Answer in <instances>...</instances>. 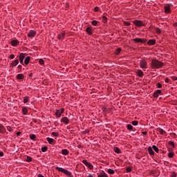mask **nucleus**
I'll list each match as a JSON object with an SVG mask.
<instances>
[{
  "mask_svg": "<svg viewBox=\"0 0 177 177\" xmlns=\"http://www.w3.org/2000/svg\"><path fill=\"white\" fill-rule=\"evenodd\" d=\"M162 66H164V64L162 62L158 61V59H153L151 60V68H152L153 70L161 68Z\"/></svg>",
  "mask_w": 177,
  "mask_h": 177,
  "instance_id": "f257e3e1",
  "label": "nucleus"
},
{
  "mask_svg": "<svg viewBox=\"0 0 177 177\" xmlns=\"http://www.w3.org/2000/svg\"><path fill=\"white\" fill-rule=\"evenodd\" d=\"M55 169L57 171H58V172H62V174H64L68 177H73V174L70 171H68L66 169L57 167H55Z\"/></svg>",
  "mask_w": 177,
  "mask_h": 177,
  "instance_id": "f03ea898",
  "label": "nucleus"
},
{
  "mask_svg": "<svg viewBox=\"0 0 177 177\" xmlns=\"http://www.w3.org/2000/svg\"><path fill=\"white\" fill-rule=\"evenodd\" d=\"M63 113H64V108L56 109L55 115H56L57 118H60V117H62V114H63Z\"/></svg>",
  "mask_w": 177,
  "mask_h": 177,
  "instance_id": "7ed1b4c3",
  "label": "nucleus"
},
{
  "mask_svg": "<svg viewBox=\"0 0 177 177\" xmlns=\"http://www.w3.org/2000/svg\"><path fill=\"white\" fill-rule=\"evenodd\" d=\"M133 41L137 44H145L147 42V39L135 38Z\"/></svg>",
  "mask_w": 177,
  "mask_h": 177,
  "instance_id": "20e7f679",
  "label": "nucleus"
},
{
  "mask_svg": "<svg viewBox=\"0 0 177 177\" xmlns=\"http://www.w3.org/2000/svg\"><path fill=\"white\" fill-rule=\"evenodd\" d=\"M140 68H147V61L143 59L140 62Z\"/></svg>",
  "mask_w": 177,
  "mask_h": 177,
  "instance_id": "39448f33",
  "label": "nucleus"
},
{
  "mask_svg": "<svg viewBox=\"0 0 177 177\" xmlns=\"http://www.w3.org/2000/svg\"><path fill=\"white\" fill-rule=\"evenodd\" d=\"M82 163L86 165L89 169H93V165L91 162H88L87 160H83Z\"/></svg>",
  "mask_w": 177,
  "mask_h": 177,
  "instance_id": "423d86ee",
  "label": "nucleus"
},
{
  "mask_svg": "<svg viewBox=\"0 0 177 177\" xmlns=\"http://www.w3.org/2000/svg\"><path fill=\"white\" fill-rule=\"evenodd\" d=\"M37 35V32L34 30H30L28 33V38H34Z\"/></svg>",
  "mask_w": 177,
  "mask_h": 177,
  "instance_id": "0eeeda50",
  "label": "nucleus"
},
{
  "mask_svg": "<svg viewBox=\"0 0 177 177\" xmlns=\"http://www.w3.org/2000/svg\"><path fill=\"white\" fill-rule=\"evenodd\" d=\"M86 32H87L88 35H92V34H93V27L91 26L87 27L86 29Z\"/></svg>",
  "mask_w": 177,
  "mask_h": 177,
  "instance_id": "6e6552de",
  "label": "nucleus"
},
{
  "mask_svg": "<svg viewBox=\"0 0 177 177\" xmlns=\"http://www.w3.org/2000/svg\"><path fill=\"white\" fill-rule=\"evenodd\" d=\"M133 23L136 26V27H143V22H142V21L135 20Z\"/></svg>",
  "mask_w": 177,
  "mask_h": 177,
  "instance_id": "1a4fd4ad",
  "label": "nucleus"
},
{
  "mask_svg": "<svg viewBox=\"0 0 177 177\" xmlns=\"http://www.w3.org/2000/svg\"><path fill=\"white\" fill-rule=\"evenodd\" d=\"M19 64V59H15L12 62V63L10 64V68H13L16 67Z\"/></svg>",
  "mask_w": 177,
  "mask_h": 177,
  "instance_id": "9d476101",
  "label": "nucleus"
},
{
  "mask_svg": "<svg viewBox=\"0 0 177 177\" xmlns=\"http://www.w3.org/2000/svg\"><path fill=\"white\" fill-rule=\"evenodd\" d=\"M61 122H63L65 124V125H68V123L70 122V120L67 117H63L61 119Z\"/></svg>",
  "mask_w": 177,
  "mask_h": 177,
  "instance_id": "9b49d317",
  "label": "nucleus"
},
{
  "mask_svg": "<svg viewBox=\"0 0 177 177\" xmlns=\"http://www.w3.org/2000/svg\"><path fill=\"white\" fill-rule=\"evenodd\" d=\"M25 57H26L25 53H20L19 59V62H20L21 64H24L23 63V62H24Z\"/></svg>",
  "mask_w": 177,
  "mask_h": 177,
  "instance_id": "f8f14e48",
  "label": "nucleus"
},
{
  "mask_svg": "<svg viewBox=\"0 0 177 177\" xmlns=\"http://www.w3.org/2000/svg\"><path fill=\"white\" fill-rule=\"evenodd\" d=\"M102 110L103 113H111V111H113V108H106V106H103L102 108Z\"/></svg>",
  "mask_w": 177,
  "mask_h": 177,
  "instance_id": "ddd939ff",
  "label": "nucleus"
},
{
  "mask_svg": "<svg viewBox=\"0 0 177 177\" xmlns=\"http://www.w3.org/2000/svg\"><path fill=\"white\" fill-rule=\"evenodd\" d=\"M46 140L48 142L49 145H56V140H55L53 138L48 137Z\"/></svg>",
  "mask_w": 177,
  "mask_h": 177,
  "instance_id": "4468645a",
  "label": "nucleus"
},
{
  "mask_svg": "<svg viewBox=\"0 0 177 177\" xmlns=\"http://www.w3.org/2000/svg\"><path fill=\"white\" fill-rule=\"evenodd\" d=\"M66 37V32L63 31L57 35L59 39H64Z\"/></svg>",
  "mask_w": 177,
  "mask_h": 177,
  "instance_id": "2eb2a0df",
  "label": "nucleus"
},
{
  "mask_svg": "<svg viewBox=\"0 0 177 177\" xmlns=\"http://www.w3.org/2000/svg\"><path fill=\"white\" fill-rule=\"evenodd\" d=\"M97 177H109L107 174L104 172V171H101L99 174H97Z\"/></svg>",
  "mask_w": 177,
  "mask_h": 177,
  "instance_id": "dca6fc26",
  "label": "nucleus"
},
{
  "mask_svg": "<svg viewBox=\"0 0 177 177\" xmlns=\"http://www.w3.org/2000/svg\"><path fill=\"white\" fill-rule=\"evenodd\" d=\"M171 7L169 6H165V13L168 15V13H171Z\"/></svg>",
  "mask_w": 177,
  "mask_h": 177,
  "instance_id": "f3484780",
  "label": "nucleus"
},
{
  "mask_svg": "<svg viewBox=\"0 0 177 177\" xmlns=\"http://www.w3.org/2000/svg\"><path fill=\"white\" fill-rule=\"evenodd\" d=\"M161 93H162L161 90H157L156 91H155L153 93V97H155V98L158 97V96H160V95H161Z\"/></svg>",
  "mask_w": 177,
  "mask_h": 177,
  "instance_id": "a211bd4d",
  "label": "nucleus"
},
{
  "mask_svg": "<svg viewBox=\"0 0 177 177\" xmlns=\"http://www.w3.org/2000/svg\"><path fill=\"white\" fill-rule=\"evenodd\" d=\"M148 45L153 46V45H156V39H149L147 41Z\"/></svg>",
  "mask_w": 177,
  "mask_h": 177,
  "instance_id": "6ab92c4d",
  "label": "nucleus"
},
{
  "mask_svg": "<svg viewBox=\"0 0 177 177\" xmlns=\"http://www.w3.org/2000/svg\"><path fill=\"white\" fill-rule=\"evenodd\" d=\"M137 75H138L140 78H142L143 77V75H145V73L142 72V70L138 69L136 72Z\"/></svg>",
  "mask_w": 177,
  "mask_h": 177,
  "instance_id": "aec40b11",
  "label": "nucleus"
},
{
  "mask_svg": "<svg viewBox=\"0 0 177 177\" xmlns=\"http://www.w3.org/2000/svg\"><path fill=\"white\" fill-rule=\"evenodd\" d=\"M6 132V129H5V127L0 124V133H5Z\"/></svg>",
  "mask_w": 177,
  "mask_h": 177,
  "instance_id": "412c9836",
  "label": "nucleus"
},
{
  "mask_svg": "<svg viewBox=\"0 0 177 177\" xmlns=\"http://www.w3.org/2000/svg\"><path fill=\"white\" fill-rule=\"evenodd\" d=\"M148 153L149 156H154V151H153V148L151 147H148Z\"/></svg>",
  "mask_w": 177,
  "mask_h": 177,
  "instance_id": "4be33fe9",
  "label": "nucleus"
},
{
  "mask_svg": "<svg viewBox=\"0 0 177 177\" xmlns=\"http://www.w3.org/2000/svg\"><path fill=\"white\" fill-rule=\"evenodd\" d=\"M158 132L160 133V135H165V133H167V132L161 128L158 129Z\"/></svg>",
  "mask_w": 177,
  "mask_h": 177,
  "instance_id": "5701e85b",
  "label": "nucleus"
},
{
  "mask_svg": "<svg viewBox=\"0 0 177 177\" xmlns=\"http://www.w3.org/2000/svg\"><path fill=\"white\" fill-rule=\"evenodd\" d=\"M12 46H17L19 45V41L17 40H12L11 41Z\"/></svg>",
  "mask_w": 177,
  "mask_h": 177,
  "instance_id": "b1692460",
  "label": "nucleus"
},
{
  "mask_svg": "<svg viewBox=\"0 0 177 177\" xmlns=\"http://www.w3.org/2000/svg\"><path fill=\"white\" fill-rule=\"evenodd\" d=\"M69 153H70V151H68V150L67 149L62 150V154H63V156H68Z\"/></svg>",
  "mask_w": 177,
  "mask_h": 177,
  "instance_id": "393cba45",
  "label": "nucleus"
},
{
  "mask_svg": "<svg viewBox=\"0 0 177 177\" xmlns=\"http://www.w3.org/2000/svg\"><path fill=\"white\" fill-rule=\"evenodd\" d=\"M17 80H24V75H23V73L18 74L17 75Z\"/></svg>",
  "mask_w": 177,
  "mask_h": 177,
  "instance_id": "a878e982",
  "label": "nucleus"
},
{
  "mask_svg": "<svg viewBox=\"0 0 177 177\" xmlns=\"http://www.w3.org/2000/svg\"><path fill=\"white\" fill-rule=\"evenodd\" d=\"M22 113H23L24 115H27V113H28V109H27V107H24L22 109Z\"/></svg>",
  "mask_w": 177,
  "mask_h": 177,
  "instance_id": "bb28decb",
  "label": "nucleus"
},
{
  "mask_svg": "<svg viewBox=\"0 0 177 177\" xmlns=\"http://www.w3.org/2000/svg\"><path fill=\"white\" fill-rule=\"evenodd\" d=\"M30 57H26L25 60H24V64L27 66L28 63H30Z\"/></svg>",
  "mask_w": 177,
  "mask_h": 177,
  "instance_id": "cd10ccee",
  "label": "nucleus"
},
{
  "mask_svg": "<svg viewBox=\"0 0 177 177\" xmlns=\"http://www.w3.org/2000/svg\"><path fill=\"white\" fill-rule=\"evenodd\" d=\"M28 102H30V97L25 96L24 97V103H28Z\"/></svg>",
  "mask_w": 177,
  "mask_h": 177,
  "instance_id": "c85d7f7f",
  "label": "nucleus"
},
{
  "mask_svg": "<svg viewBox=\"0 0 177 177\" xmlns=\"http://www.w3.org/2000/svg\"><path fill=\"white\" fill-rule=\"evenodd\" d=\"M152 149L156 151V153H158L160 151V149H158V147L156 145H153Z\"/></svg>",
  "mask_w": 177,
  "mask_h": 177,
  "instance_id": "c756f323",
  "label": "nucleus"
},
{
  "mask_svg": "<svg viewBox=\"0 0 177 177\" xmlns=\"http://www.w3.org/2000/svg\"><path fill=\"white\" fill-rule=\"evenodd\" d=\"M121 50H122V49H121L120 48H117V49L115 50V55L116 56L118 55H120V53H121Z\"/></svg>",
  "mask_w": 177,
  "mask_h": 177,
  "instance_id": "7c9ffc66",
  "label": "nucleus"
},
{
  "mask_svg": "<svg viewBox=\"0 0 177 177\" xmlns=\"http://www.w3.org/2000/svg\"><path fill=\"white\" fill-rule=\"evenodd\" d=\"M108 174H109V175H114V174H115V171H114V170H113V169H109Z\"/></svg>",
  "mask_w": 177,
  "mask_h": 177,
  "instance_id": "2f4dec72",
  "label": "nucleus"
},
{
  "mask_svg": "<svg viewBox=\"0 0 177 177\" xmlns=\"http://www.w3.org/2000/svg\"><path fill=\"white\" fill-rule=\"evenodd\" d=\"M113 150L117 154H120V153H121V150L118 147H115Z\"/></svg>",
  "mask_w": 177,
  "mask_h": 177,
  "instance_id": "473e14b6",
  "label": "nucleus"
},
{
  "mask_svg": "<svg viewBox=\"0 0 177 177\" xmlns=\"http://www.w3.org/2000/svg\"><path fill=\"white\" fill-rule=\"evenodd\" d=\"M127 128L129 131H132L133 129V127L132 126V124H127Z\"/></svg>",
  "mask_w": 177,
  "mask_h": 177,
  "instance_id": "72a5a7b5",
  "label": "nucleus"
},
{
  "mask_svg": "<svg viewBox=\"0 0 177 177\" xmlns=\"http://www.w3.org/2000/svg\"><path fill=\"white\" fill-rule=\"evenodd\" d=\"M168 145H169V146H171L173 149L175 147V142H174L173 141H169Z\"/></svg>",
  "mask_w": 177,
  "mask_h": 177,
  "instance_id": "f704fd0d",
  "label": "nucleus"
},
{
  "mask_svg": "<svg viewBox=\"0 0 177 177\" xmlns=\"http://www.w3.org/2000/svg\"><path fill=\"white\" fill-rule=\"evenodd\" d=\"M91 24L92 26H97V24H99V21H96V20H93L91 21Z\"/></svg>",
  "mask_w": 177,
  "mask_h": 177,
  "instance_id": "c9c22d12",
  "label": "nucleus"
},
{
  "mask_svg": "<svg viewBox=\"0 0 177 177\" xmlns=\"http://www.w3.org/2000/svg\"><path fill=\"white\" fill-rule=\"evenodd\" d=\"M26 161H27V162H31V161H32V158L30 156H26Z\"/></svg>",
  "mask_w": 177,
  "mask_h": 177,
  "instance_id": "e433bc0d",
  "label": "nucleus"
},
{
  "mask_svg": "<svg viewBox=\"0 0 177 177\" xmlns=\"http://www.w3.org/2000/svg\"><path fill=\"white\" fill-rule=\"evenodd\" d=\"M22 68H23V66L21 65H19L17 68L18 73H21Z\"/></svg>",
  "mask_w": 177,
  "mask_h": 177,
  "instance_id": "4c0bfd02",
  "label": "nucleus"
},
{
  "mask_svg": "<svg viewBox=\"0 0 177 177\" xmlns=\"http://www.w3.org/2000/svg\"><path fill=\"white\" fill-rule=\"evenodd\" d=\"M155 31L156 34H158V35L161 34V29H160L159 28H156Z\"/></svg>",
  "mask_w": 177,
  "mask_h": 177,
  "instance_id": "58836bf2",
  "label": "nucleus"
},
{
  "mask_svg": "<svg viewBox=\"0 0 177 177\" xmlns=\"http://www.w3.org/2000/svg\"><path fill=\"white\" fill-rule=\"evenodd\" d=\"M175 156V153L174 152H170L168 154L169 158H172Z\"/></svg>",
  "mask_w": 177,
  "mask_h": 177,
  "instance_id": "ea45409f",
  "label": "nucleus"
},
{
  "mask_svg": "<svg viewBox=\"0 0 177 177\" xmlns=\"http://www.w3.org/2000/svg\"><path fill=\"white\" fill-rule=\"evenodd\" d=\"M170 136H171V138H174V139H176V138H177V135H176V133H170Z\"/></svg>",
  "mask_w": 177,
  "mask_h": 177,
  "instance_id": "a19ab883",
  "label": "nucleus"
},
{
  "mask_svg": "<svg viewBox=\"0 0 177 177\" xmlns=\"http://www.w3.org/2000/svg\"><path fill=\"white\" fill-rule=\"evenodd\" d=\"M132 125H133L134 127H136V125H138V124H139V122L137 120H134L131 122Z\"/></svg>",
  "mask_w": 177,
  "mask_h": 177,
  "instance_id": "79ce46f5",
  "label": "nucleus"
},
{
  "mask_svg": "<svg viewBox=\"0 0 177 177\" xmlns=\"http://www.w3.org/2000/svg\"><path fill=\"white\" fill-rule=\"evenodd\" d=\"M47 151H48V147H44L41 148V151H42L43 153H45V152H46Z\"/></svg>",
  "mask_w": 177,
  "mask_h": 177,
  "instance_id": "37998d69",
  "label": "nucleus"
},
{
  "mask_svg": "<svg viewBox=\"0 0 177 177\" xmlns=\"http://www.w3.org/2000/svg\"><path fill=\"white\" fill-rule=\"evenodd\" d=\"M51 135H52L53 136H55V138H57V136H59V133H57V132H53V133H51Z\"/></svg>",
  "mask_w": 177,
  "mask_h": 177,
  "instance_id": "c03bdc74",
  "label": "nucleus"
},
{
  "mask_svg": "<svg viewBox=\"0 0 177 177\" xmlns=\"http://www.w3.org/2000/svg\"><path fill=\"white\" fill-rule=\"evenodd\" d=\"M103 23H107V17L106 16L102 17Z\"/></svg>",
  "mask_w": 177,
  "mask_h": 177,
  "instance_id": "a18cd8bd",
  "label": "nucleus"
},
{
  "mask_svg": "<svg viewBox=\"0 0 177 177\" xmlns=\"http://www.w3.org/2000/svg\"><path fill=\"white\" fill-rule=\"evenodd\" d=\"M39 64H41V66L44 65V64H45V62H44V59H40L39 60Z\"/></svg>",
  "mask_w": 177,
  "mask_h": 177,
  "instance_id": "49530a36",
  "label": "nucleus"
},
{
  "mask_svg": "<svg viewBox=\"0 0 177 177\" xmlns=\"http://www.w3.org/2000/svg\"><path fill=\"white\" fill-rule=\"evenodd\" d=\"M123 23H124V26H131V22H129V21H124Z\"/></svg>",
  "mask_w": 177,
  "mask_h": 177,
  "instance_id": "de8ad7c7",
  "label": "nucleus"
},
{
  "mask_svg": "<svg viewBox=\"0 0 177 177\" xmlns=\"http://www.w3.org/2000/svg\"><path fill=\"white\" fill-rule=\"evenodd\" d=\"M36 136L34 135V134H32L30 136V138L32 140H35Z\"/></svg>",
  "mask_w": 177,
  "mask_h": 177,
  "instance_id": "09e8293b",
  "label": "nucleus"
},
{
  "mask_svg": "<svg viewBox=\"0 0 177 177\" xmlns=\"http://www.w3.org/2000/svg\"><path fill=\"white\" fill-rule=\"evenodd\" d=\"M127 172H132V168L131 167H127L126 169Z\"/></svg>",
  "mask_w": 177,
  "mask_h": 177,
  "instance_id": "8fccbe9b",
  "label": "nucleus"
},
{
  "mask_svg": "<svg viewBox=\"0 0 177 177\" xmlns=\"http://www.w3.org/2000/svg\"><path fill=\"white\" fill-rule=\"evenodd\" d=\"M8 57H9V59H10L11 60H13V59L15 58V55L11 54Z\"/></svg>",
  "mask_w": 177,
  "mask_h": 177,
  "instance_id": "3c124183",
  "label": "nucleus"
},
{
  "mask_svg": "<svg viewBox=\"0 0 177 177\" xmlns=\"http://www.w3.org/2000/svg\"><path fill=\"white\" fill-rule=\"evenodd\" d=\"M156 86H157V88H162V85L161 84V83H158L156 84Z\"/></svg>",
  "mask_w": 177,
  "mask_h": 177,
  "instance_id": "603ef678",
  "label": "nucleus"
},
{
  "mask_svg": "<svg viewBox=\"0 0 177 177\" xmlns=\"http://www.w3.org/2000/svg\"><path fill=\"white\" fill-rule=\"evenodd\" d=\"M99 10H100V8H99V7L94 8V12H99Z\"/></svg>",
  "mask_w": 177,
  "mask_h": 177,
  "instance_id": "864d4df0",
  "label": "nucleus"
},
{
  "mask_svg": "<svg viewBox=\"0 0 177 177\" xmlns=\"http://www.w3.org/2000/svg\"><path fill=\"white\" fill-rule=\"evenodd\" d=\"M171 177H176L177 176L176 173H175V171L171 172Z\"/></svg>",
  "mask_w": 177,
  "mask_h": 177,
  "instance_id": "5fc2aeb1",
  "label": "nucleus"
},
{
  "mask_svg": "<svg viewBox=\"0 0 177 177\" xmlns=\"http://www.w3.org/2000/svg\"><path fill=\"white\" fill-rule=\"evenodd\" d=\"M171 80H172L173 81H177V77H176V76H172V77H171Z\"/></svg>",
  "mask_w": 177,
  "mask_h": 177,
  "instance_id": "6e6d98bb",
  "label": "nucleus"
},
{
  "mask_svg": "<svg viewBox=\"0 0 177 177\" xmlns=\"http://www.w3.org/2000/svg\"><path fill=\"white\" fill-rule=\"evenodd\" d=\"M165 82H166V84L169 83V79L168 77H167V78L165 80Z\"/></svg>",
  "mask_w": 177,
  "mask_h": 177,
  "instance_id": "4d7b16f0",
  "label": "nucleus"
},
{
  "mask_svg": "<svg viewBox=\"0 0 177 177\" xmlns=\"http://www.w3.org/2000/svg\"><path fill=\"white\" fill-rule=\"evenodd\" d=\"M7 129H8V131H9V132H12V127H7Z\"/></svg>",
  "mask_w": 177,
  "mask_h": 177,
  "instance_id": "13d9d810",
  "label": "nucleus"
},
{
  "mask_svg": "<svg viewBox=\"0 0 177 177\" xmlns=\"http://www.w3.org/2000/svg\"><path fill=\"white\" fill-rule=\"evenodd\" d=\"M3 156H5V154L3 153V152L0 151V157H3Z\"/></svg>",
  "mask_w": 177,
  "mask_h": 177,
  "instance_id": "bf43d9fd",
  "label": "nucleus"
},
{
  "mask_svg": "<svg viewBox=\"0 0 177 177\" xmlns=\"http://www.w3.org/2000/svg\"><path fill=\"white\" fill-rule=\"evenodd\" d=\"M174 27H175V29L177 30V22L174 24Z\"/></svg>",
  "mask_w": 177,
  "mask_h": 177,
  "instance_id": "052dcab7",
  "label": "nucleus"
},
{
  "mask_svg": "<svg viewBox=\"0 0 177 177\" xmlns=\"http://www.w3.org/2000/svg\"><path fill=\"white\" fill-rule=\"evenodd\" d=\"M37 177H45V176H44V175H42V174H39L37 175Z\"/></svg>",
  "mask_w": 177,
  "mask_h": 177,
  "instance_id": "680f3d73",
  "label": "nucleus"
},
{
  "mask_svg": "<svg viewBox=\"0 0 177 177\" xmlns=\"http://www.w3.org/2000/svg\"><path fill=\"white\" fill-rule=\"evenodd\" d=\"M142 135H147V131H142Z\"/></svg>",
  "mask_w": 177,
  "mask_h": 177,
  "instance_id": "e2e57ef3",
  "label": "nucleus"
},
{
  "mask_svg": "<svg viewBox=\"0 0 177 177\" xmlns=\"http://www.w3.org/2000/svg\"><path fill=\"white\" fill-rule=\"evenodd\" d=\"M77 147H78V149H82V145H77Z\"/></svg>",
  "mask_w": 177,
  "mask_h": 177,
  "instance_id": "0e129e2a",
  "label": "nucleus"
},
{
  "mask_svg": "<svg viewBox=\"0 0 177 177\" xmlns=\"http://www.w3.org/2000/svg\"><path fill=\"white\" fill-rule=\"evenodd\" d=\"M21 133V132H20V131L17 132V136H19Z\"/></svg>",
  "mask_w": 177,
  "mask_h": 177,
  "instance_id": "69168bd1",
  "label": "nucleus"
},
{
  "mask_svg": "<svg viewBox=\"0 0 177 177\" xmlns=\"http://www.w3.org/2000/svg\"><path fill=\"white\" fill-rule=\"evenodd\" d=\"M32 76V75H30V77H31Z\"/></svg>",
  "mask_w": 177,
  "mask_h": 177,
  "instance_id": "338daca9",
  "label": "nucleus"
}]
</instances>
